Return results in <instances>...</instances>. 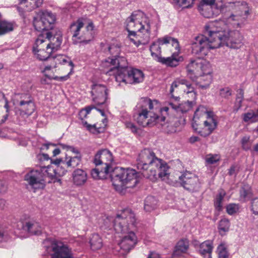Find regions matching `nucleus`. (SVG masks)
<instances>
[{
	"mask_svg": "<svg viewBox=\"0 0 258 258\" xmlns=\"http://www.w3.org/2000/svg\"><path fill=\"white\" fill-rule=\"evenodd\" d=\"M222 21L210 22L204 27V34L194 38L191 43V52L199 58H204L210 49L225 45L238 49L243 45V36L239 31L222 27Z\"/></svg>",
	"mask_w": 258,
	"mask_h": 258,
	"instance_id": "1",
	"label": "nucleus"
},
{
	"mask_svg": "<svg viewBox=\"0 0 258 258\" xmlns=\"http://www.w3.org/2000/svg\"><path fill=\"white\" fill-rule=\"evenodd\" d=\"M153 109V102L149 98H141L135 108V117L137 123L142 127H152L159 124L167 132L172 133L177 131L181 124L177 117H172L165 121L164 116L159 115L151 111Z\"/></svg>",
	"mask_w": 258,
	"mask_h": 258,
	"instance_id": "2",
	"label": "nucleus"
},
{
	"mask_svg": "<svg viewBox=\"0 0 258 258\" xmlns=\"http://www.w3.org/2000/svg\"><path fill=\"white\" fill-rule=\"evenodd\" d=\"M136 225L135 215L130 210L123 211L114 220L113 226L116 232L126 234L118 244L122 254L129 252L137 242V237L133 231Z\"/></svg>",
	"mask_w": 258,
	"mask_h": 258,
	"instance_id": "3",
	"label": "nucleus"
},
{
	"mask_svg": "<svg viewBox=\"0 0 258 258\" xmlns=\"http://www.w3.org/2000/svg\"><path fill=\"white\" fill-rule=\"evenodd\" d=\"M105 66L111 67L106 74L114 75L116 81L119 83L137 84L142 82L144 79L143 72L139 69L127 67V62L125 57H119L110 59L105 63Z\"/></svg>",
	"mask_w": 258,
	"mask_h": 258,
	"instance_id": "4",
	"label": "nucleus"
},
{
	"mask_svg": "<svg viewBox=\"0 0 258 258\" xmlns=\"http://www.w3.org/2000/svg\"><path fill=\"white\" fill-rule=\"evenodd\" d=\"M217 116L212 111H209L203 105L196 110L192 118V127L201 136H210L217 127Z\"/></svg>",
	"mask_w": 258,
	"mask_h": 258,
	"instance_id": "5",
	"label": "nucleus"
},
{
	"mask_svg": "<svg viewBox=\"0 0 258 258\" xmlns=\"http://www.w3.org/2000/svg\"><path fill=\"white\" fill-rule=\"evenodd\" d=\"M110 176L114 186L131 188L135 187L139 182L140 173L132 168L117 167L114 168Z\"/></svg>",
	"mask_w": 258,
	"mask_h": 258,
	"instance_id": "6",
	"label": "nucleus"
},
{
	"mask_svg": "<svg viewBox=\"0 0 258 258\" xmlns=\"http://www.w3.org/2000/svg\"><path fill=\"white\" fill-rule=\"evenodd\" d=\"M150 29V20L141 11L133 13L126 20V29L129 36H135L137 32H140L149 38Z\"/></svg>",
	"mask_w": 258,
	"mask_h": 258,
	"instance_id": "7",
	"label": "nucleus"
},
{
	"mask_svg": "<svg viewBox=\"0 0 258 258\" xmlns=\"http://www.w3.org/2000/svg\"><path fill=\"white\" fill-rule=\"evenodd\" d=\"M159 159L155 157L153 152L149 149H145L141 152L137 167L139 169L143 170L142 173L143 176L152 181L157 179L155 165L159 164Z\"/></svg>",
	"mask_w": 258,
	"mask_h": 258,
	"instance_id": "8",
	"label": "nucleus"
},
{
	"mask_svg": "<svg viewBox=\"0 0 258 258\" xmlns=\"http://www.w3.org/2000/svg\"><path fill=\"white\" fill-rule=\"evenodd\" d=\"M16 97L15 104L18 107L17 115L23 117L31 115L35 109L31 96L27 94H21L16 95Z\"/></svg>",
	"mask_w": 258,
	"mask_h": 258,
	"instance_id": "9",
	"label": "nucleus"
},
{
	"mask_svg": "<svg viewBox=\"0 0 258 258\" xmlns=\"http://www.w3.org/2000/svg\"><path fill=\"white\" fill-rule=\"evenodd\" d=\"M55 21V17L51 12L40 11L37 17L34 18L33 25L37 31L43 34L50 32L49 30L52 29Z\"/></svg>",
	"mask_w": 258,
	"mask_h": 258,
	"instance_id": "10",
	"label": "nucleus"
},
{
	"mask_svg": "<svg viewBox=\"0 0 258 258\" xmlns=\"http://www.w3.org/2000/svg\"><path fill=\"white\" fill-rule=\"evenodd\" d=\"M24 180L26 182V188L34 192L38 189L44 188L45 186L44 174L40 169L32 170L27 173Z\"/></svg>",
	"mask_w": 258,
	"mask_h": 258,
	"instance_id": "11",
	"label": "nucleus"
},
{
	"mask_svg": "<svg viewBox=\"0 0 258 258\" xmlns=\"http://www.w3.org/2000/svg\"><path fill=\"white\" fill-rule=\"evenodd\" d=\"M218 3H222V0H200L198 10L204 17L213 18L221 12L222 6L218 8Z\"/></svg>",
	"mask_w": 258,
	"mask_h": 258,
	"instance_id": "12",
	"label": "nucleus"
},
{
	"mask_svg": "<svg viewBox=\"0 0 258 258\" xmlns=\"http://www.w3.org/2000/svg\"><path fill=\"white\" fill-rule=\"evenodd\" d=\"M178 182L186 190L190 192L198 191L201 187L198 177L195 174L186 171L178 176Z\"/></svg>",
	"mask_w": 258,
	"mask_h": 258,
	"instance_id": "13",
	"label": "nucleus"
},
{
	"mask_svg": "<svg viewBox=\"0 0 258 258\" xmlns=\"http://www.w3.org/2000/svg\"><path fill=\"white\" fill-rule=\"evenodd\" d=\"M44 35H39L33 46V51L37 58L40 60H46L53 51L49 48V45L46 43Z\"/></svg>",
	"mask_w": 258,
	"mask_h": 258,
	"instance_id": "14",
	"label": "nucleus"
},
{
	"mask_svg": "<svg viewBox=\"0 0 258 258\" xmlns=\"http://www.w3.org/2000/svg\"><path fill=\"white\" fill-rule=\"evenodd\" d=\"M160 39L161 38H159L156 42H153L150 46V50L151 55L162 64L171 67H176L178 65L179 60L173 56L167 57H162L160 56L161 53L160 45L164 44H160L159 42Z\"/></svg>",
	"mask_w": 258,
	"mask_h": 258,
	"instance_id": "15",
	"label": "nucleus"
},
{
	"mask_svg": "<svg viewBox=\"0 0 258 258\" xmlns=\"http://www.w3.org/2000/svg\"><path fill=\"white\" fill-rule=\"evenodd\" d=\"M113 161L112 154L107 149H102L97 152L94 157V163L96 165H101L105 171L112 172L113 168L111 164Z\"/></svg>",
	"mask_w": 258,
	"mask_h": 258,
	"instance_id": "16",
	"label": "nucleus"
},
{
	"mask_svg": "<svg viewBox=\"0 0 258 258\" xmlns=\"http://www.w3.org/2000/svg\"><path fill=\"white\" fill-rule=\"evenodd\" d=\"M91 94L93 101L96 106L104 105L108 98V90L106 87L101 84L93 86Z\"/></svg>",
	"mask_w": 258,
	"mask_h": 258,
	"instance_id": "17",
	"label": "nucleus"
},
{
	"mask_svg": "<svg viewBox=\"0 0 258 258\" xmlns=\"http://www.w3.org/2000/svg\"><path fill=\"white\" fill-rule=\"evenodd\" d=\"M195 105V101H187L180 104L168 102V105L160 109L161 112L164 111L168 113V111H175L177 112L186 113L190 110Z\"/></svg>",
	"mask_w": 258,
	"mask_h": 258,
	"instance_id": "18",
	"label": "nucleus"
},
{
	"mask_svg": "<svg viewBox=\"0 0 258 258\" xmlns=\"http://www.w3.org/2000/svg\"><path fill=\"white\" fill-rule=\"evenodd\" d=\"M51 249V258H73L71 250L61 242H53Z\"/></svg>",
	"mask_w": 258,
	"mask_h": 258,
	"instance_id": "19",
	"label": "nucleus"
},
{
	"mask_svg": "<svg viewBox=\"0 0 258 258\" xmlns=\"http://www.w3.org/2000/svg\"><path fill=\"white\" fill-rule=\"evenodd\" d=\"M44 39L47 40L46 43L49 45L50 49L55 51L60 47L62 42V36L60 33L58 34L53 35L52 32H46L43 34Z\"/></svg>",
	"mask_w": 258,
	"mask_h": 258,
	"instance_id": "20",
	"label": "nucleus"
},
{
	"mask_svg": "<svg viewBox=\"0 0 258 258\" xmlns=\"http://www.w3.org/2000/svg\"><path fill=\"white\" fill-rule=\"evenodd\" d=\"M201 65V60L199 59L191 60L186 65L187 75L192 81H196L197 76L200 75Z\"/></svg>",
	"mask_w": 258,
	"mask_h": 258,
	"instance_id": "21",
	"label": "nucleus"
},
{
	"mask_svg": "<svg viewBox=\"0 0 258 258\" xmlns=\"http://www.w3.org/2000/svg\"><path fill=\"white\" fill-rule=\"evenodd\" d=\"M22 229L31 234L39 235L41 233V228L39 224L34 220H30L20 223Z\"/></svg>",
	"mask_w": 258,
	"mask_h": 258,
	"instance_id": "22",
	"label": "nucleus"
},
{
	"mask_svg": "<svg viewBox=\"0 0 258 258\" xmlns=\"http://www.w3.org/2000/svg\"><path fill=\"white\" fill-rule=\"evenodd\" d=\"M94 108H96V106L95 105H91L81 109L79 113V117L82 120V124L85 126L88 130L92 133H95V132L96 131L95 125L88 124L84 119L87 117L88 114H89L91 111Z\"/></svg>",
	"mask_w": 258,
	"mask_h": 258,
	"instance_id": "23",
	"label": "nucleus"
},
{
	"mask_svg": "<svg viewBox=\"0 0 258 258\" xmlns=\"http://www.w3.org/2000/svg\"><path fill=\"white\" fill-rule=\"evenodd\" d=\"M73 182L77 186L83 185L87 181V172L80 168L75 169L72 173Z\"/></svg>",
	"mask_w": 258,
	"mask_h": 258,
	"instance_id": "24",
	"label": "nucleus"
},
{
	"mask_svg": "<svg viewBox=\"0 0 258 258\" xmlns=\"http://www.w3.org/2000/svg\"><path fill=\"white\" fill-rule=\"evenodd\" d=\"M179 85H184L187 89V90H184V92H186L187 94L190 93L194 98L196 97V93L192 84L184 78H177L172 83L170 89V94H172L174 89L177 88Z\"/></svg>",
	"mask_w": 258,
	"mask_h": 258,
	"instance_id": "25",
	"label": "nucleus"
},
{
	"mask_svg": "<svg viewBox=\"0 0 258 258\" xmlns=\"http://www.w3.org/2000/svg\"><path fill=\"white\" fill-rule=\"evenodd\" d=\"M93 24L92 23H90L87 25L86 28V32H84L83 34L78 37V40L74 39V43H81L83 44H87L91 41L93 37Z\"/></svg>",
	"mask_w": 258,
	"mask_h": 258,
	"instance_id": "26",
	"label": "nucleus"
},
{
	"mask_svg": "<svg viewBox=\"0 0 258 258\" xmlns=\"http://www.w3.org/2000/svg\"><path fill=\"white\" fill-rule=\"evenodd\" d=\"M189 248V241L187 239H181L179 240L175 247L173 252L174 257H180L182 254L187 253Z\"/></svg>",
	"mask_w": 258,
	"mask_h": 258,
	"instance_id": "27",
	"label": "nucleus"
},
{
	"mask_svg": "<svg viewBox=\"0 0 258 258\" xmlns=\"http://www.w3.org/2000/svg\"><path fill=\"white\" fill-rule=\"evenodd\" d=\"M199 88L206 90L210 87L212 82L211 75H201L197 77L196 81H194Z\"/></svg>",
	"mask_w": 258,
	"mask_h": 258,
	"instance_id": "28",
	"label": "nucleus"
},
{
	"mask_svg": "<svg viewBox=\"0 0 258 258\" xmlns=\"http://www.w3.org/2000/svg\"><path fill=\"white\" fill-rule=\"evenodd\" d=\"M157 171V177L158 176L162 179L169 175V167L167 163L161 159H159V164L155 165Z\"/></svg>",
	"mask_w": 258,
	"mask_h": 258,
	"instance_id": "29",
	"label": "nucleus"
},
{
	"mask_svg": "<svg viewBox=\"0 0 258 258\" xmlns=\"http://www.w3.org/2000/svg\"><path fill=\"white\" fill-rule=\"evenodd\" d=\"M84 26V23L80 19L78 20L77 21L73 23L70 27V31L73 34V40L74 42L75 40H78V37L80 36L79 32L81 28Z\"/></svg>",
	"mask_w": 258,
	"mask_h": 258,
	"instance_id": "30",
	"label": "nucleus"
},
{
	"mask_svg": "<svg viewBox=\"0 0 258 258\" xmlns=\"http://www.w3.org/2000/svg\"><path fill=\"white\" fill-rule=\"evenodd\" d=\"M199 252L202 255L207 254L206 258H211V254L213 250L212 242L207 240L199 245Z\"/></svg>",
	"mask_w": 258,
	"mask_h": 258,
	"instance_id": "31",
	"label": "nucleus"
},
{
	"mask_svg": "<svg viewBox=\"0 0 258 258\" xmlns=\"http://www.w3.org/2000/svg\"><path fill=\"white\" fill-rule=\"evenodd\" d=\"M108 51H109V52L112 55H114V58H108L107 59L105 60L104 62H103V66L107 69L108 70L107 71H109V69L111 68V67H109V66H105V63L106 62H107L108 61L109 62L110 61V59H116V58H118L119 57H123V56H118L117 54L119 53L120 50V47L119 46H118L117 44H112L111 45H110L109 47H108ZM113 66H111V67H112Z\"/></svg>",
	"mask_w": 258,
	"mask_h": 258,
	"instance_id": "32",
	"label": "nucleus"
},
{
	"mask_svg": "<svg viewBox=\"0 0 258 258\" xmlns=\"http://www.w3.org/2000/svg\"><path fill=\"white\" fill-rule=\"evenodd\" d=\"M15 23L6 20H2L0 17V33L1 36L12 31L14 30Z\"/></svg>",
	"mask_w": 258,
	"mask_h": 258,
	"instance_id": "33",
	"label": "nucleus"
},
{
	"mask_svg": "<svg viewBox=\"0 0 258 258\" xmlns=\"http://www.w3.org/2000/svg\"><path fill=\"white\" fill-rule=\"evenodd\" d=\"M91 248L93 250L100 249L103 245L102 240L98 234H93L90 239Z\"/></svg>",
	"mask_w": 258,
	"mask_h": 258,
	"instance_id": "34",
	"label": "nucleus"
},
{
	"mask_svg": "<svg viewBox=\"0 0 258 258\" xmlns=\"http://www.w3.org/2000/svg\"><path fill=\"white\" fill-rule=\"evenodd\" d=\"M52 60L56 64H65L68 63L69 66L71 67V71H73L74 63L71 59L68 56L61 54H58L55 57H52Z\"/></svg>",
	"mask_w": 258,
	"mask_h": 258,
	"instance_id": "35",
	"label": "nucleus"
},
{
	"mask_svg": "<svg viewBox=\"0 0 258 258\" xmlns=\"http://www.w3.org/2000/svg\"><path fill=\"white\" fill-rule=\"evenodd\" d=\"M246 19V17H243L242 12L240 13H238L236 15L231 14L228 18V20L229 22H236V23H233V24L236 25L238 27H241V26L244 24Z\"/></svg>",
	"mask_w": 258,
	"mask_h": 258,
	"instance_id": "36",
	"label": "nucleus"
},
{
	"mask_svg": "<svg viewBox=\"0 0 258 258\" xmlns=\"http://www.w3.org/2000/svg\"><path fill=\"white\" fill-rule=\"evenodd\" d=\"M225 195L226 192L223 189H221L218 191V194L215 198L214 206L218 211H222L223 209L222 203Z\"/></svg>",
	"mask_w": 258,
	"mask_h": 258,
	"instance_id": "37",
	"label": "nucleus"
},
{
	"mask_svg": "<svg viewBox=\"0 0 258 258\" xmlns=\"http://www.w3.org/2000/svg\"><path fill=\"white\" fill-rule=\"evenodd\" d=\"M108 174H111V172L105 171V169L102 167L100 170L99 168L93 169L91 172V176L94 179L105 178L106 175Z\"/></svg>",
	"mask_w": 258,
	"mask_h": 258,
	"instance_id": "38",
	"label": "nucleus"
},
{
	"mask_svg": "<svg viewBox=\"0 0 258 258\" xmlns=\"http://www.w3.org/2000/svg\"><path fill=\"white\" fill-rule=\"evenodd\" d=\"M40 171L44 174V178L46 180V177H48L51 179H57L55 167L54 166L42 167L40 169Z\"/></svg>",
	"mask_w": 258,
	"mask_h": 258,
	"instance_id": "39",
	"label": "nucleus"
},
{
	"mask_svg": "<svg viewBox=\"0 0 258 258\" xmlns=\"http://www.w3.org/2000/svg\"><path fill=\"white\" fill-rule=\"evenodd\" d=\"M82 160L81 155H77L74 157H69L66 158V165L68 167L75 168L79 166Z\"/></svg>",
	"mask_w": 258,
	"mask_h": 258,
	"instance_id": "40",
	"label": "nucleus"
},
{
	"mask_svg": "<svg viewBox=\"0 0 258 258\" xmlns=\"http://www.w3.org/2000/svg\"><path fill=\"white\" fill-rule=\"evenodd\" d=\"M230 223L226 218L222 219L219 222L218 230L221 235H224L229 230Z\"/></svg>",
	"mask_w": 258,
	"mask_h": 258,
	"instance_id": "41",
	"label": "nucleus"
},
{
	"mask_svg": "<svg viewBox=\"0 0 258 258\" xmlns=\"http://www.w3.org/2000/svg\"><path fill=\"white\" fill-rule=\"evenodd\" d=\"M157 202L156 199L152 196H148L145 201L144 209L148 212L154 209L157 205Z\"/></svg>",
	"mask_w": 258,
	"mask_h": 258,
	"instance_id": "42",
	"label": "nucleus"
},
{
	"mask_svg": "<svg viewBox=\"0 0 258 258\" xmlns=\"http://www.w3.org/2000/svg\"><path fill=\"white\" fill-rule=\"evenodd\" d=\"M251 197V191L250 187L247 185H245L243 186L240 190V199L241 201H245Z\"/></svg>",
	"mask_w": 258,
	"mask_h": 258,
	"instance_id": "43",
	"label": "nucleus"
},
{
	"mask_svg": "<svg viewBox=\"0 0 258 258\" xmlns=\"http://www.w3.org/2000/svg\"><path fill=\"white\" fill-rule=\"evenodd\" d=\"M160 44H168L171 43L172 45L175 47V49L179 50V46L177 39L172 38L171 37L166 36L161 38L160 40Z\"/></svg>",
	"mask_w": 258,
	"mask_h": 258,
	"instance_id": "44",
	"label": "nucleus"
},
{
	"mask_svg": "<svg viewBox=\"0 0 258 258\" xmlns=\"http://www.w3.org/2000/svg\"><path fill=\"white\" fill-rule=\"evenodd\" d=\"M201 69L200 70V75H211L212 70L211 64L208 61L205 60H201Z\"/></svg>",
	"mask_w": 258,
	"mask_h": 258,
	"instance_id": "45",
	"label": "nucleus"
},
{
	"mask_svg": "<svg viewBox=\"0 0 258 258\" xmlns=\"http://www.w3.org/2000/svg\"><path fill=\"white\" fill-rule=\"evenodd\" d=\"M219 258H228L229 254L227 250V246L224 243H221L217 248Z\"/></svg>",
	"mask_w": 258,
	"mask_h": 258,
	"instance_id": "46",
	"label": "nucleus"
},
{
	"mask_svg": "<svg viewBox=\"0 0 258 258\" xmlns=\"http://www.w3.org/2000/svg\"><path fill=\"white\" fill-rule=\"evenodd\" d=\"M258 116L253 111L245 113L243 114V119L244 122H254L255 118Z\"/></svg>",
	"mask_w": 258,
	"mask_h": 258,
	"instance_id": "47",
	"label": "nucleus"
},
{
	"mask_svg": "<svg viewBox=\"0 0 258 258\" xmlns=\"http://www.w3.org/2000/svg\"><path fill=\"white\" fill-rule=\"evenodd\" d=\"M239 209V206L238 204H230L226 207V211L229 215H233L237 213Z\"/></svg>",
	"mask_w": 258,
	"mask_h": 258,
	"instance_id": "48",
	"label": "nucleus"
},
{
	"mask_svg": "<svg viewBox=\"0 0 258 258\" xmlns=\"http://www.w3.org/2000/svg\"><path fill=\"white\" fill-rule=\"evenodd\" d=\"M250 137L249 136L243 137L241 141L242 148L243 150L247 151L250 149L251 144L249 143Z\"/></svg>",
	"mask_w": 258,
	"mask_h": 258,
	"instance_id": "49",
	"label": "nucleus"
},
{
	"mask_svg": "<svg viewBox=\"0 0 258 258\" xmlns=\"http://www.w3.org/2000/svg\"><path fill=\"white\" fill-rule=\"evenodd\" d=\"M64 165L63 164H61L54 167L57 178L62 176L66 174L67 170L64 168Z\"/></svg>",
	"mask_w": 258,
	"mask_h": 258,
	"instance_id": "50",
	"label": "nucleus"
},
{
	"mask_svg": "<svg viewBox=\"0 0 258 258\" xmlns=\"http://www.w3.org/2000/svg\"><path fill=\"white\" fill-rule=\"evenodd\" d=\"M220 160V157L218 155H209L207 156L206 160L209 164H214Z\"/></svg>",
	"mask_w": 258,
	"mask_h": 258,
	"instance_id": "51",
	"label": "nucleus"
},
{
	"mask_svg": "<svg viewBox=\"0 0 258 258\" xmlns=\"http://www.w3.org/2000/svg\"><path fill=\"white\" fill-rule=\"evenodd\" d=\"M251 210L253 213L258 215V198H254L251 202Z\"/></svg>",
	"mask_w": 258,
	"mask_h": 258,
	"instance_id": "52",
	"label": "nucleus"
},
{
	"mask_svg": "<svg viewBox=\"0 0 258 258\" xmlns=\"http://www.w3.org/2000/svg\"><path fill=\"white\" fill-rule=\"evenodd\" d=\"M231 94V90L228 87L222 88L220 90V95L222 97L228 98Z\"/></svg>",
	"mask_w": 258,
	"mask_h": 258,
	"instance_id": "53",
	"label": "nucleus"
},
{
	"mask_svg": "<svg viewBox=\"0 0 258 258\" xmlns=\"http://www.w3.org/2000/svg\"><path fill=\"white\" fill-rule=\"evenodd\" d=\"M60 145L63 148H66L68 150H70L73 153L77 154V155H81L80 154V151L77 149L75 148V147L73 146H68L64 144H60Z\"/></svg>",
	"mask_w": 258,
	"mask_h": 258,
	"instance_id": "54",
	"label": "nucleus"
},
{
	"mask_svg": "<svg viewBox=\"0 0 258 258\" xmlns=\"http://www.w3.org/2000/svg\"><path fill=\"white\" fill-rule=\"evenodd\" d=\"M229 4L231 5V7H239L238 9L240 10V11H242V9H243V8L244 6H247V4L244 2H243L242 3H240L239 2H236V3H230Z\"/></svg>",
	"mask_w": 258,
	"mask_h": 258,
	"instance_id": "55",
	"label": "nucleus"
},
{
	"mask_svg": "<svg viewBox=\"0 0 258 258\" xmlns=\"http://www.w3.org/2000/svg\"><path fill=\"white\" fill-rule=\"evenodd\" d=\"M126 127L131 130L134 133L137 132V128L136 126L131 122H127L125 123Z\"/></svg>",
	"mask_w": 258,
	"mask_h": 258,
	"instance_id": "56",
	"label": "nucleus"
},
{
	"mask_svg": "<svg viewBox=\"0 0 258 258\" xmlns=\"http://www.w3.org/2000/svg\"><path fill=\"white\" fill-rule=\"evenodd\" d=\"M238 172V170L237 169V167L235 165H232L230 167L229 169L228 174L229 175L232 176L233 175H236Z\"/></svg>",
	"mask_w": 258,
	"mask_h": 258,
	"instance_id": "57",
	"label": "nucleus"
},
{
	"mask_svg": "<svg viewBox=\"0 0 258 258\" xmlns=\"http://www.w3.org/2000/svg\"><path fill=\"white\" fill-rule=\"evenodd\" d=\"M175 2L180 7L188 8L187 0H175Z\"/></svg>",
	"mask_w": 258,
	"mask_h": 258,
	"instance_id": "58",
	"label": "nucleus"
},
{
	"mask_svg": "<svg viewBox=\"0 0 258 258\" xmlns=\"http://www.w3.org/2000/svg\"><path fill=\"white\" fill-rule=\"evenodd\" d=\"M52 163L54 164L55 166L61 164L66 165V160L63 161L61 159H56L52 161Z\"/></svg>",
	"mask_w": 258,
	"mask_h": 258,
	"instance_id": "59",
	"label": "nucleus"
},
{
	"mask_svg": "<svg viewBox=\"0 0 258 258\" xmlns=\"http://www.w3.org/2000/svg\"><path fill=\"white\" fill-rule=\"evenodd\" d=\"M7 190V186L4 181L0 180V193L5 192Z\"/></svg>",
	"mask_w": 258,
	"mask_h": 258,
	"instance_id": "60",
	"label": "nucleus"
},
{
	"mask_svg": "<svg viewBox=\"0 0 258 258\" xmlns=\"http://www.w3.org/2000/svg\"><path fill=\"white\" fill-rule=\"evenodd\" d=\"M72 72L73 71H71V70L68 75L60 77L59 81L63 82V81H67L69 78L70 75L72 73Z\"/></svg>",
	"mask_w": 258,
	"mask_h": 258,
	"instance_id": "61",
	"label": "nucleus"
},
{
	"mask_svg": "<svg viewBox=\"0 0 258 258\" xmlns=\"http://www.w3.org/2000/svg\"><path fill=\"white\" fill-rule=\"evenodd\" d=\"M160 255L158 253L152 252L149 255L148 258H160Z\"/></svg>",
	"mask_w": 258,
	"mask_h": 258,
	"instance_id": "62",
	"label": "nucleus"
},
{
	"mask_svg": "<svg viewBox=\"0 0 258 258\" xmlns=\"http://www.w3.org/2000/svg\"><path fill=\"white\" fill-rule=\"evenodd\" d=\"M243 97H236V101L239 107L241 106V103L243 101Z\"/></svg>",
	"mask_w": 258,
	"mask_h": 258,
	"instance_id": "63",
	"label": "nucleus"
},
{
	"mask_svg": "<svg viewBox=\"0 0 258 258\" xmlns=\"http://www.w3.org/2000/svg\"><path fill=\"white\" fill-rule=\"evenodd\" d=\"M56 67V66L55 63L54 64H53L52 65H47V66H45V67L44 69V71H48V70H50L52 68H55Z\"/></svg>",
	"mask_w": 258,
	"mask_h": 258,
	"instance_id": "64",
	"label": "nucleus"
}]
</instances>
